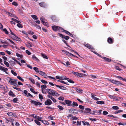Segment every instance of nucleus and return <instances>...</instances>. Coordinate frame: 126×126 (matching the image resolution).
<instances>
[{"instance_id": "1", "label": "nucleus", "mask_w": 126, "mask_h": 126, "mask_svg": "<svg viewBox=\"0 0 126 126\" xmlns=\"http://www.w3.org/2000/svg\"><path fill=\"white\" fill-rule=\"evenodd\" d=\"M52 28L54 31L59 30L60 32H63L64 30V29L63 28L59 27L58 26H53L52 27Z\"/></svg>"}, {"instance_id": "2", "label": "nucleus", "mask_w": 126, "mask_h": 126, "mask_svg": "<svg viewBox=\"0 0 126 126\" xmlns=\"http://www.w3.org/2000/svg\"><path fill=\"white\" fill-rule=\"evenodd\" d=\"M52 102L51 100L49 99H48L45 102V104L48 106L52 104Z\"/></svg>"}, {"instance_id": "3", "label": "nucleus", "mask_w": 126, "mask_h": 126, "mask_svg": "<svg viewBox=\"0 0 126 126\" xmlns=\"http://www.w3.org/2000/svg\"><path fill=\"white\" fill-rule=\"evenodd\" d=\"M10 80L8 81L11 84L13 85L15 83V82H17V80L15 79H10Z\"/></svg>"}, {"instance_id": "4", "label": "nucleus", "mask_w": 126, "mask_h": 126, "mask_svg": "<svg viewBox=\"0 0 126 126\" xmlns=\"http://www.w3.org/2000/svg\"><path fill=\"white\" fill-rule=\"evenodd\" d=\"M31 102L32 104H34L35 105H41L42 104L39 102H37L35 101L31 100Z\"/></svg>"}, {"instance_id": "5", "label": "nucleus", "mask_w": 126, "mask_h": 126, "mask_svg": "<svg viewBox=\"0 0 126 126\" xmlns=\"http://www.w3.org/2000/svg\"><path fill=\"white\" fill-rule=\"evenodd\" d=\"M112 83L116 84V85H124L122 83H121L119 81H117L116 80H113L112 81Z\"/></svg>"}, {"instance_id": "6", "label": "nucleus", "mask_w": 126, "mask_h": 126, "mask_svg": "<svg viewBox=\"0 0 126 126\" xmlns=\"http://www.w3.org/2000/svg\"><path fill=\"white\" fill-rule=\"evenodd\" d=\"M65 102L67 106H72V101L68 100H65L64 101Z\"/></svg>"}, {"instance_id": "7", "label": "nucleus", "mask_w": 126, "mask_h": 126, "mask_svg": "<svg viewBox=\"0 0 126 126\" xmlns=\"http://www.w3.org/2000/svg\"><path fill=\"white\" fill-rule=\"evenodd\" d=\"M38 73L41 76H44V78H47L46 76H47V75L45 72L41 71H39Z\"/></svg>"}, {"instance_id": "8", "label": "nucleus", "mask_w": 126, "mask_h": 126, "mask_svg": "<svg viewBox=\"0 0 126 126\" xmlns=\"http://www.w3.org/2000/svg\"><path fill=\"white\" fill-rule=\"evenodd\" d=\"M52 93V95L53 96L55 95L57 96H58L60 94H58L57 92L53 90V91H51Z\"/></svg>"}, {"instance_id": "9", "label": "nucleus", "mask_w": 126, "mask_h": 126, "mask_svg": "<svg viewBox=\"0 0 126 126\" xmlns=\"http://www.w3.org/2000/svg\"><path fill=\"white\" fill-rule=\"evenodd\" d=\"M0 70L2 71L5 72L6 73H7L6 71L8 70V69L7 68L4 67L0 65Z\"/></svg>"}, {"instance_id": "10", "label": "nucleus", "mask_w": 126, "mask_h": 126, "mask_svg": "<svg viewBox=\"0 0 126 126\" xmlns=\"http://www.w3.org/2000/svg\"><path fill=\"white\" fill-rule=\"evenodd\" d=\"M0 70L2 71L5 72L6 73H7L6 71L8 70V69L7 68L4 67L0 65Z\"/></svg>"}, {"instance_id": "11", "label": "nucleus", "mask_w": 126, "mask_h": 126, "mask_svg": "<svg viewBox=\"0 0 126 126\" xmlns=\"http://www.w3.org/2000/svg\"><path fill=\"white\" fill-rule=\"evenodd\" d=\"M12 38L13 39L15 40L18 41H21V39L17 37L15 35L14 36H12Z\"/></svg>"}, {"instance_id": "12", "label": "nucleus", "mask_w": 126, "mask_h": 126, "mask_svg": "<svg viewBox=\"0 0 126 126\" xmlns=\"http://www.w3.org/2000/svg\"><path fill=\"white\" fill-rule=\"evenodd\" d=\"M113 99L114 101H117L120 100V99L122 100L123 99V98L122 97H120L118 96H114V98Z\"/></svg>"}, {"instance_id": "13", "label": "nucleus", "mask_w": 126, "mask_h": 126, "mask_svg": "<svg viewBox=\"0 0 126 126\" xmlns=\"http://www.w3.org/2000/svg\"><path fill=\"white\" fill-rule=\"evenodd\" d=\"M47 96L48 98L51 99L54 102H56V100L51 95H48Z\"/></svg>"}, {"instance_id": "14", "label": "nucleus", "mask_w": 126, "mask_h": 126, "mask_svg": "<svg viewBox=\"0 0 126 126\" xmlns=\"http://www.w3.org/2000/svg\"><path fill=\"white\" fill-rule=\"evenodd\" d=\"M91 110L89 108H86L85 109L84 112L85 113H90Z\"/></svg>"}, {"instance_id": "15", "label": "nucleus", "mask_w": 126, "mask_h": 126, "mask_svg": "<svg viewBox=\"0 0 126 126\" xmlns=\"http://www.w3.org/2000/svg\"><path fill=\"white\" fill-rule=\"evenodd\" d=\"M42 91L43 93H45L44 92V90L47 88V86L46 85H41Z\"/></svg>"}, {"instance_id": "16", "label": "nucleus", "mask_w": 126, "mask_h": 126, "mask_svg": "<svg viewBox=\"0 0 126 126\" xmlns=\"http://www.w3.org/2000/svg\"><path fill=\"white\" fill-rule=\"evenodd\" d=\"M55 86L60 88L61 89L65 90L66 89V87L62 86H59L56 85H55Z\"/></svg>"}, {"instance_id": "17", "label": "nucleus", "mask_w": 126, "mask_h": 126, "mask_svg": "<svg viewBox=\"0 0 126 126\" xmlns=\"http://www.w3.org/2000/svg\"><path fill=\"white\" fill-rule=\"evenodd\" d=\"M73 73L75 75H76L79 77H82L83 76V74L80 73L76 72H73Z\"/></svg>"}, {"instance_id": "18", "label": "nucleus", "mask_w": 126, "mask_h": 126, "mask_svg": "<svg viewBox=\"0 0 126 126\" xmlns=\"http://www.w3.org/2000/svg\"><path fill=\"white\" fill-rule=\"evenodd\" d=\"M84 45L85 47L90 49H92L93 48V47L92 46L86 44H84Z\"/></svg>"}, {"instance_id": "19", "label": "nucleus", "mask_w": 126, "mask_h": 126, "mask_svg": "<svg viewBox=\"0 0 126 126\" xmlns=\"http://www.w3.org/2000/svg\"><path fill=\"white\" fill-rule=\"evenodd\" d=\"M7 114L9 116L12 117L14 116L15 113L13 112H8Z\"/></svg>"}, {"instance_id": "20", "label": "nucleus", "mask_w": 126, "mask_h": 126, "mask_svg": "<svg viewBox=\"0 0 126 126\" xmlns=\"http://www.w3.org/2000/svg\"><path fill=\"white\" fill-rule=\"evenodd\" d=\"M75 89L76 91L78 93H81L82 92L83 90L79 88H76Z\"/></svg>"}, {"instance_id": "21", "label": "nucleus", "mask_w": 126, "mask_h": 126, "mask_svg": "<svg viewBox=\"0 0 126 126\" xmlns=\"http://www.w3.org/2000/svg\"><path fill=\"white\" fill-rule=\"evenodd\" d=\"M40 6L42 7H45L47 6L46 4L44 3H39Z\"/></svg>"}, {"instance_id": "22", "label": "nucleus", "mask_w": 126, "mask_h": 126, "mask_svg": "<svg viewBox=\"0 0 126 126\" xmlns=\"http://www.w3.org/2000/svg\"><path fill=\"white\" fill-rule=\"evenodd\" d=\"M11 120V119H10L9 120H8L6 118H5L4 119L5 122L7 123H10V122H11V121L10 120Z\"/></svg>"}, {"instance_id": "23", "label": "nucleus", "mask_w": 126, "mask_h": 126, "mask_svg": "<svg viewBox=\"0 0 126 126\" xmlns=\"http://www.w3.org/2000/svg\"><path fill=\"white\" fill-rule=\"evenodd\" d=\"M70 111H72V113H77V111L75 109H70Z\"/></svg>"}, {"instance_id": "24", "label": "nucleus", "mask_w": 126, "mask_h": 126, "mask_svg": "<svg viewBox=\"0 0 126 126\" xmlns=\"http://www.w3.org/2000/svg\"><path fill=\"white\" fill-rule=\"evenodd\" d=\"M68 79L66 78V77L65 76H62L60 77V79L63 80L64 79Z\"/></svg>"}, {"instance_id": "25", "label": "nucleus", "mask_w": 126, "mask_h": 126, "mask_svg": "<svg viewBox=\"0 0 126 126\" xmlns=\"http://www.w3.org/2000/svg\"><path fill=\"white\" fill-rule=\"evenodd\" d=\"M31 16L34 19L37 20L38 19V17L36 15H32Z\"/></svg>"}, {"instance_id": "26", "label": "nucleus", "mask_w": 126, "mask_h": 126, "mask_svg": "<svg viewBox=\"0 0 126 126\" xmlns=\"http://www.w3.org/2000/svg\"><path fill=\"white\" fill-rule=\"evenodd\" d=\"M91 97L92 99L96 101L98 100H99L98 98L94 96L93 95H92Z\"/></svg>"}, {"instance_id": "27", "label": "nucleus", "mask_w": 126, "mask_h": 126, "mask_svg": "<svg viewBox=\"0 0 126 126\" xmlns=\"http://www.w3.org/2000/svg\"><path fill=\"white\" fill-rule=\"evenodd\" d=\"M47 90L48 94L52 95V93L51 92V91H53V90L47 89Z\"/></svg>"}, {"instance_id": "28", "label": "nucleus", "mask_w": 126, "mask_h": 126, "mask_svg": "<svg viewBox=\"0 0 126 126\" xmlns=\"http://www.w3.org/2000/svg\"><path fill=\"white\" fill-rule=\"evenodd\" d=\"M9 63H10L11 64V65H14L16 64L15 62L13 61H9Z\"/></svg>"}, {"instance_id": "29", "label": "nucleus", "mask_w": 126, "mask_h": 126, "mask_svg": "<svg viewBox=\"0 0 126 126\" xmlns=\"http://www.w3.org/2000/svg\"><path fill=\"white\" fill-rule=\"evenodd\" d=\"M108 42L110 43H112V39L110 38H109L108 40Z\"/></svg>"}, {"instance_id": "30", "label": "nucleus", "mask_w": 126, "mask_h": 126, "mask_svg": "<svg viewBox=\"0 0 126 126\" xmlns=\"http://www.w3.org/2000/svg\"><path fill=\"white\" fill-rule=\"evenodd\" d=\"M34 121L35 123L37 124V125L39 126H40L41 125V124L40 122H39L38 120H34Z\"/></svg>"}, {"instance_id": "31", "label": "nucleus", "mask_w": 126, "mask_h": 126, "mask_svg": "<svg viewBox=\"0 0 126 126\" xmlns=\"http://www.w3.org/2000/svg\"><path fill=\"white\" fill-rule=\"evenodd\" d=\"M72 106L73 107L77 106H78V104L75 102H73L72 103Z\"/></svg>"}, {"instance_id": "32", "label": "nucleus", "mask_w": 126, "mask_h": 126, "mask_svg": "<svg viewBox=\"0 0 126 126\" xmlns=\"http://www.w3.org/2000/svg\"><path fill=\"white\" fill-rule=\"evenodd\" d=\"M4 64L7 66V67H9V64L8 62H6V61H4Z\"/></svg>"}, {"instance_id": "33", "label": "nucleus", "mask_w": 126, "mask_h": 126, "mask_svg": "<svg viewBox=\"0 0 126 126\" xmlns=\"http://www.w3.org/2000/svg\"><path fill=\"white\" fill-rule=\"evenodd\" d=\"M16 55L17 57H19L20 58H23V56L22 55H20L18 53H16Z\"/></svg>"}, {"instance_id": "34", "label": "nucleus", "mask_w": 126, "mask_h": 126, "mask_svg": "<svg viewBox=\"0 0 126 126\" xmlns=\"http://www.w3.org/2000/svg\"><path fill=\"white\" fill-rule=\"evenodd\" d=\"M96 103L98 104H102L104 103V102L103 101H98L96 102Z\"/></svg>"}, {"instance_id": "35", "label": "nucleus", "mask_w": 126, "mask_h": 126, "mask_svg": "<svg viewBox=\"0 0 126 126\" xmlns=\"http://www.w3.org/2000/svg\"><path fill=\"white\" fill-rule=\"evenodd\" d=\"M103 59L107 61L108 62H110L111 61L110 59L107 58L105 57H104L103 58Z\"/></svg>"}, {"instance_id": "36", "label": "nucleus", "mask_w": 126, "mask_h": 126, "mask_svg": "<svg viewBox=\"0 0 126 126\" xmlns=\"http://www.w3.org/2000/svg\"><path fill=\"white\" fill-rule=\"evenodd\" d=\"M29 80L31 81L32 83L33 84H35V81L34 80L31 78H29Z\"/></svg>"}, {"instance_id": "37", "label": "nucleus", "mask_w": 126, "mask_h": 126, "mask_svg": "<svg viewBox=\"0 0 126 126\" xmlns=\"http://www.w3.org/2000/svg\"><path fill=\"white\" fill-rule=\"evenodd\" d=\"M32 58L34 60L38 61V59L34 55H33L32 56Z\"/></svg>"}, {"instance_id": "38", "label": "nucleus", "mask_w": 126, "mask_h": 126, "mask_svg": "<svg viewBox=\"0 0 126 126\" xmlns=\"http://www.w3.org/2000/svg\"><path fill=\"white\" fill-rule=\"evenodd\" d=\"M33 69L36 72L38 73L39 72V71L38 70V69L36 67H35L33 68Z\"/></svg>"}, {"instance_id": "39", "label": "nucleus", "mask_w": 126, "mask_h": 126, "mask_svg": "<svg viewBox=\"0 0 126 126\" xmlns=\"http://www.w3.org/2000/svg\"><path fill=\"white\" fill-rule=\"evenodd\" d=\"M41 56L44 58H45V59H48V58L47 57V56L45 54H44L43 53H41Z\"/></svg>"}, {"instance_id": "40", "label": "nucleus", "mask_w": 126, "mask_h": 126, "mask_svg": "<svg viewBox=\"0 0 126 126\" xmlns=\"http://www.w3.org/2000/svg\"><path fill=\"white\" fill-rule=\"evenodd\" d=\"M78 119V118L76 116H72L71 118H70V119L72 120H76Z\"/></svg>"}, {"instance_id": "41", "label": "nucleus", "mask_w": 126, "mask_h": 126, "mask_svg": "<svg viewBox=\"0 0 126 126\" xmlns=\"http://www.w3.org/2000/svg\"><path fill=\"white\" fill-rule=\"evenodd\" d=\"M42 122L46 125H47L48 124V122L45 121H43V120L42 121Z\"/></svg>"}, {"instance_id": "42", "label": "nucleus", "mask_w": 126, "mask_h": 126, "mask_svg": "<svg viewBox=\"0 0 126 126\" xmlns=\"http://www.w3.org/2000/svg\"><path fill=\"white\" fill-rule=\"evenodd\" d=\"M57 107H58L59 109L61 110H63L64 108H63L62 106L58 105L57 106Z\"/></svg>"}, {"instance_id": "43", "label": "nucleus", "mask_w": 126, "mask_h": 126, "mask_svg": "<svg viewBox=\"0 0 126 126\" xmlns=\"http://www.w3.org/2000/svg\"><path fill=\"white\" fill-rule=\"evenodd\" d=\"M17 26L19 28H22L23 26L22 25L20 24V22L18 23L17 24Z\"/></svg>"}, {"instance_id": "44", "label": "nucleus", "mask_w": 126, "mask_h": 126, "mask_svg": "<svg viewBox=\"0 0 126 126\" xmlns=\"http://www.w3.org/2000/svg\"><path fill=\"white\" fill-rule=\"evenodd\" d=\"M17 78L19 79L21 81L23 82L24 81V79L22 78L20 76H17Z\"/></svg>"}, {"instance_id": "45", "label": "nucleus", "mask_w": 126, "mask_h": 126, "mask_svg": "<svg viewBox=\"0 0 126 126\" xmlns=\"http://www.w3.org/2000/svg\"><path fill=\"white\" fill-rule=\"evenodd\" d=\"M112 108L115 110H117L119 109V107L116 106H114L112 107Z\"/></svg>"}, {"instance_id": "46", "label": "nucleus", "mask_w": 126, "mask_h": 126, "mask_svg": "<svg viewBox=\"0 0 126 126\" xmlns=\"http://www.w3.org/2000/svg\"><path fill=\"white\" fill-rule=\"evenodd\" d=\"M11 73L14 76H16L17 75V73L13 71L12 70L11 71Z\"/></svg>"}, {"instance_id": "47", "label": "nucleus", "mask_w": 126, "mask_h": 126, "mask_svg": "<svg viewBox=\"0 0 126 126\" xmlns=\"http://www.w3.org/2000/svg\"><path fill=\"white\" fill-rule=\"evenodd\" d=\"M27 121L29 122H30L31 121H33V119L31 118H27Z\"/></svg>"}, {"instance_id": "48", "label": "nucleus", "mask_w": 126, "mask_h": 126, "mask_svg": "<svg viewBox=\"0 0 126 126\" xmlns=\"http://www.w3.org/2000/svg\"><path fill=\"white\" fill-rule=\"evenodd\" d=\"M24 93L25 94V95L26 96H28V92L26 90H24Z\"/></svg>"}, {"instance_id": "49", "label": "nucleus", "mask_w": 126, "mask_h": 126, "mask_svg": "<svg viewBox=\"0 0 126 126\" xmlns=\"http://www.w3.org/2000/svg\"><path fill=\"white\" fill-rule=\"evenodd\" d=\"M64 99V98L62 96H60L58 98L59 100H63Z\"/></svg>"}, {"instance_id": "50", "label": "nucleus", "mask_w": 126, "mask_h": 126, "mask_svg": "<svg viewBox=\"0 0 126 126\" xmlns=\"http://www.w3.org/2000/svg\"><path fill=\"white\" fill-rule=\"evenodd\" d=\"M11 16L12 17H15V18H16V19H18V17H17V16H16L15 15L13 14H11Z\"/></svg>"}, {"instance_id": "51", "label": "nucleus", "mask_w": 126, "mask_h": 126, "mask_svg": "<svg viewBox=\"0 0 126 126\" xmlns=\"http://www.w3.org/2000/svg\"><path fill=\"white\" fill-rule=\"evenodd\" d=\"M42 119V118L41 117L39 116H38V117H37V119L39 121H42L43 120H41Z\"/></svg>"}, {"instance_id": "52", "label": "nucleus", "mask_w": 126, "mask_h": 126, "mask_svg": "<svg viewBox=\"0 0 126 126\" xmlns=\"http://www.w3.org/2000/svg\"><path fill=\"white\" fill-rule=\"evenodd\" d=\"M9 95L13 96L14 95V94L11 91H10L9 92Z\"/></svg>"}, {"instance_id": "53", "label": "nucleus", "mask_w": 126, "mask_h": 126, "mask_svg": "<svg viewBox=\"0 0 126 126\" xmlns=\"http://www.w3.org/2000/svg\"><path fill=\"white\" fill-rule=\"evenodd\" d=\"M44 19L45 18L43 17L42 16L41 17L40 20L41 21L43 22V23L44 22Z\"/></svg>"}, {"instance_id": "54", "label": "nucleus", "mask_w": 126, "mask_h": 126, "mask_svg": "<svg viewBox=\"0 0 126 126\" xmlns=\"http://www.w3.org/2000/svg\"><path fill=\"white\" fill-rule=\"evenodd\" d=\"M13 87L14 89H16L18 91H22V90L19 88H17V87Z\"/></svg>"}, {"instance_id": "55", "label": "nucleus", "mask_w": 126, "mask_h": 126, "mask_svg": "<svg viewBox=\"0 0 126 126\" xmlns=\"http://www.w3.org/2000/svg\"><path fill=\"white\" fill-rule=\"evenodd\" d=\"M12 4L16 6H17L18 4L16 2L14 1L12 3Z\"/></svg>"}, {"instance_id": "56", "label": "nucleus", "mask_w": 126, "mask_h": 126, "mask_svg": "<svg viewBox=\"0 0 126 126\" xmlns=\"http://www.w3.org/2000/svg\"><path fill=\"white\" fill-rule=\"evenodd\" d=\"M58 81L59 82H61L63 83L64 84H67L64 81H60V80H58Z\"/></svg>"}, {"instance_id": "57", "label": "nucleus", "mask_w": 126, "mask_h": 126, "mask_svg": "<svg viewBox=\"0 0 126 126\" xmlns=\"http://www.w3.org/2000/svg\"><path fill=\"white\" fill-rule=\"evenodd\" d=\"M39 98L41 100H42L43 99V97L42 96V95L39 94Z\"/></svg>"}, {"instance_id": "58", "label": "nucleus", "mask_w": 126, "mask_h": 126, "mask_svg": "<svg viewBox=\"0 0 126 126\" xmlns=\"http://www.w3.org/2000/svg\"><path fill=\"white\" fill-rule=\"evenodd\" d=\"M3 31L5 32L6 34H8V31L5 28L4 29H3Z\"/></svg>"}, {"instance_id": "59", "label": "nucleus", "mask_w": 126, "mask_h": 126, "mask_svg": "<svg viewBox=\"0 0 126 126\" xmlns=\"http://www.w3.org/2000/svg\"><path fill=\"white\" fill-rule=\"evenodd\" d=\"M41 81L44 84H47V82L46 81L43 79L41 80Z\"/></svg>"}, {"instance_id": "60", "label": "nucleus", "mask_w": 126, "mask_h": 126, "mask_svg": "<svg viewBox=\"0 0 126 126\" xmlns=\"http://www.w3.org/2000/svg\"><path fill=\"white\" fill-rule=\"evenodd\" d=\"M26 53L28 55H30L31 54V53L28 50H26Z\"/></svg>"}, {"instance_id": "61", "label": "nucleus", "mask_w": 126, "mask_h": 126, "mask_svg": "<svg viewBox=\"0 0 126 126\" xmlns=\"http://www.w3.org/2000/svg\"><path fill=\"white\" fill-rule=\"evenodd\" d=\"M79 108L83 110L84 108V107L82 105H80L79 106Z\"/></svg>"}, {"instance_id": "62", "label": "nucleus", "mask_w": 126, "mask_h": 126, "mask_svg": "<svg viewBox=\"0 0 126 126\" xmlns=\"http://www.w3.org/2000/svg\"><path fill=\"white\" fill-rule=\"evenodd\" d=\"M89 120H91V121H96V119L95 118H90L89 119Z\"/></svg>"}, {"instance_id": "63", "label": "nucleus", "mask_w": 126, "mask_h": 126, "mask_svg": "<svg viewBox=\"0 0 126 126\" xmlns=\"http://www.w3.org/2000/svg\"><path fill=\"white\" fill-rule=\"evenodd\" d=\"M103 115H105L108 114V112L106 111H104L103 112Z\"/></svg>"}, {"instance_id": "64", "label": "nucleus", "mask_w": 126, "mask_h": 126, "mask_svg": "<svg viewBox=\"0 0 126 126\" xmlns=\"http://www.w3.org/2000/svg\"><path fill=\"white\" fill-rule=\"evenodd\" d=\"M67 81L68 82H69L70 83H74V81H73L71 79H70L68 80Z\"/></svg>"}]
</instances>
